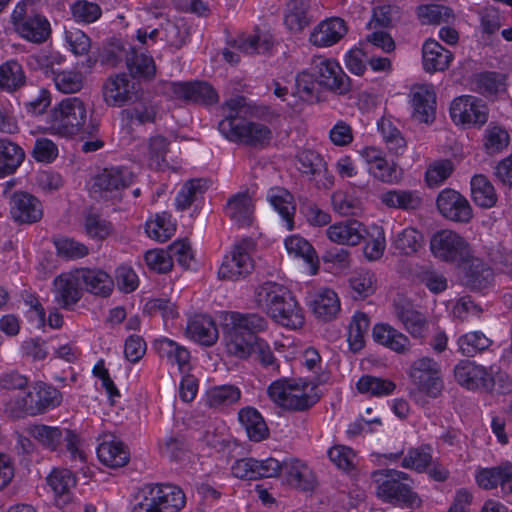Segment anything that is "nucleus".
I'll list each match as a JSON object with an SVG mask.
<instances>
[{"label":"nucleus","instance_id":"obj_10","mask_svg":"<svg viewBox=\"0 0 512 512\" xmlns=\"http://www.w3.org/2000/svg\"><path fill=\"white\" fill-rule=\"evenodd\" d=\"M11 20L15 31L25 40L42 44L51 36V25L41 14H28L25 2L18 3L12 12Z\"/></svg>","mask_w":512,"mask_h":512},{"label":"nucleus","instance_id":"obj_35","mask_svg":"<svg viewBox=\"0 0 512 512\" xmlns=\"http://www.w3.org/2000/svg\"><path fill=\"white\" fill-rule=\"evenodd\" d=\"M289 293L283 285L274 281H265L255 287L254 302L267 315Z\"/></svg>","mask_w":512,"mask_h":512},{"label":"nucleus","instance_id":"obj_14","mask_svg":"<svg viewBox=\"0 0 512 512\" xmlns=\"http://www.w3.org/2000/svg\"><path fill=\"white\" fill-rule=\"evenodd\" d=\"M132 171L123 166L105 168L97 174L93 182V191L107 200L119 199L121 191L133 182Z\"/></svg>","mask_w":512,"mask_h":512},{"label":"nucleus","instance_id":"obj_11","mask_svg":"<svg viewBox=\"0 0 512 512\" xmlns=\"http://www.w3.org/2000/svg\"><path fill=\"white\" fill-rule=\"evenodd\" d=\"M253 242L245 238L235 243L227 254L218 269V277L221 280L236 281L245 278L254 269V262L251 257Z\"/></svg>","mask_w":512,"mask_h":512},{"label":"nucleus","instance_id":"obj_22","mask_svg":"<svg viewBox=\"0 0 512 512\" xmlns=\"http://www.w3.org/2000/svg\"><path fill=\"white\" fill-rule=\"evenodd\" d=\"M413 118L421 123H431L436 114V95L431 84L414 85L411 88Z\"/></svg>","mask_w":512,"mask_h":512},{"label":"nucleus","instance_id":"obj_26","mask_svg":"<svg viewBox=\"0 0 512 512\" xmlns=\"http://www.w3.org/2000/svg\"><path fill=\"white\" fill-rule=\"evenodd\" d=\"M366 229L364 225L357 220H345L326 229V236L331 242L339 245L355 246L364 238Z\"/></svg>","mask_w":512,"mask_h":512},{"label":"nucleus","instance_id":"obj_20","mask_svg":"<svg viewBox=\"0 0 512 512\" xmlns=\"http://www.w3.org/2000/svg\"><path fill=\"white\" fill-rule=\"evenodd\" d=\"M170 90L174 97L201 105H213L219 97L216 90L205 81L173 82Z\"/></svg>","mask_w":512,"mask_h":512},{"label":"nucleus","instance_id":"obj_55","mask_svg":"<svg viewBox=\"0 0 512 512\" xmlns=\"http://www.w3.org/2000/svg\"><path fill=\"white\" fill-rule=\"evenodd\" d=\"M369 326L370 320L365 313H356L353 316L348 329V342L352 351L357 352L364 347Z\"/></svg>","mask_w":512,"mask_h":512},{"label":"nucleus","instance_id":"obj_41","mask_svg":"<svg viewBox=\"0 0 512 512\" xmlns=\"http://www.w3.org/2000/svg\"><path fill=\"white\" fill-rule=\"evenodd\" d=\"M97 456L104 465L111 468L125 466L130 458L127 447L116 439L101 442L97 448Z\"/></svg>","mask_w":512,"mask_h":512},{"label":"nucleus","instance_id":"obj_23","mask_svg":"<svg viewBox=\"0 0 512 512\" xmlns=\"http://www.w3.org/2000/svg\"><path fill=\"white\" fill-rule=\"evenodd\" d=\"M478 485L486 490L501 487L503 494L512 493V463L480 469L476 474Z\"/></svg>","mask_w":512,"mask_h":512},{"label":"nucleus","instance_id":"obj_12","mask_svg":"<svg viewBox=\"0 0 512 512\" xmlns=\"http://www.w3.org/2000/svg\"><path fill=\"white\" fill-rule=\"evenodd\" d=\"M453 372L456 382L467 390L487 392L495 384L493 367H486L475 361L460 360Z\"/></svg>","mask_w":512,"mask_h":512},{"label":"nucleus","instance_id":"obj_8","mask_svg":"<svg viewBox=\"0 0 512 512\" xmlns=\"http://www.w3.org/2000/svg\"><path fill=\"white\" fill-rule=\"evenodd\" d=\"M308 385L300 384L296 380L278 379L270 384L267 393L270 399L279 407L303 411L312 407L316 400L307 393Z\"/></svg>","mask_w":512,"mask_h":512},{"label":"nucleus","instance_id":"obj_3","mask_svg":"<svg viewBox=\"0 0 512 512\" xmlns=\"http://www.w3.org/2000/svg\"><path fill=\"white\" fill-rule=\"evenodd\" d=\"M87 121V108L78 97L60 101L47 114L46 129L55 135L72 137L84 130Z\"/></svg>","mask_w":512,"mask_h":512},{"label":"nucleus","instance_id":"obj_27","mask_svg":"<svg viewBox=\"0 0 512 512\" xmlns=\"http://www.w3.org/2000/svg\"><path fill=\"white\" fill-rule=\"evenodd\" d=\"M278 324L297 329L304 324V316L298 302L289 292L268 314Z\"/></svg>","mask_w":512,"mask_h":512},{"label":"nucleus","instance_id":"obj_64","mask_svg":"<svg viewBox=\"0 0 512 512\" xmlns=\"http://www.w3.org/2000/svg\"><path fill=\"white\" fill-rule=\"evenodd\" d=\"M34 390L38 399L40 414L59 406L62 402L61 392L53 386L38 382L34 385Z\"/></svg>","mask_w":512,"mask_h":512},{"label":"nucleus","instance_id":"obj_45","mask_svg":"<svg viewBox=\"0 0 512 512\" xmlns=\"http://www.w3.org/2000/svg\"><path fill=\"white\" fill-rule=\"evenodd\" d=\"M381 202L389 208L416 210L422 205V197L415 190H388L380 195Z\"/></svg>","mask_w":512,"mask_h":512},{"label":"nucleus","instance_id":"obj_54","mask_svg":"<svg viewBox=\"0 0 512 512\" xmlns=\"http://www.w3.org/2000/svg\"><path fill=\"white\" fill-rule=\"evenodd\" d=\"M432 462V448L428 445L411 447L402 458L403 468L423 472Z\"/></svg>","mask_w":512,"mask_h":512},{"label":"nucleus","instance_id":"obj_28","mask_svg":"<svg viewBox=\"0 0 512 512\" xmlns=\"http://www.w3.org/2000/svg\"><path fill=\"white\" fill-rule=\"evenodd\" d=\"M82 289L97 296L107 297L111 294L114 282L111 276L101 269H76Z\"/></svg>","mask_w":512,"mask_h":512},{"label":"nucleus","instance_id":"obj_6","mask_svg":"<svg viewBox=\"0 0 512 512\" xmlns=\"http://www.w3.org/2000/svg\"><path fill=\"white\" fill-rule=\"evenodd\" d=\"M220 133L228 140L254 148H265L272 140V131L265 124L228 115L218 124Z\"/></svg>","mask_w":512,"mask_h":512},{"label":"nucleus","instance_id":"obj_18","mask_svg":"<svg viewBox=\"0 0 512 512\" xmlns=\"http://www.w3.org/2000/svg\"><path fill=\"white\" fill-rule=\"evenodd\" d=\"M450 115L456 124L483 125L488 119V108L475 96H461L453 100Z\"/></svg>","mask_w":512,"mask_h":512},{"label":"nucleus","instance_id":"obj_53","mask_svg":"<svg viewBox=\"0 0 512 512\" xmlns=\"http://www.w3.org/2000/svg\"><path fill=\"white\" fill-rule=\"evenodd\" d=\"M356 386L360 393L378 397L390 395L396 389L393 381L371 375L362 376Z\"/></svg>","mask_w":512,"mask_h":512},{"label":"nucleus","instance_id":"obj_34","mask_svg":"<svg viewBox=\"0 0 512 512\" xmlns=\"http://www.w3.org/2000/svg\"><path fill=\"white\" fill-rule=\"evenodd\" d=\"M310 307L317 318L330 321L340 311V300L332 289L321 288L312 295Z\"/></svg>","mask_w":512,"mask_h":512},{"label":"nucleus","instance_id":"obj_24","mask_svg":"<svg viewBox=\"0 0 512 512\" xmlns=\"http://www.w3.org/2000/svg\"><path fill=\"white\" fill-rule=\"evenodd\" d=\"M82 290L76 270L61 274L54 280L55 299L65 309L81 299Z\"/></svg>","mask_w":512,"mask_h":512},{"label":"nucleus","instance_id":"obj_29","mask_svg":"<svg viewBox=\"0 0 512 512\" xmlns=\"http://www.w3.org/2000/svg\"><path fill=\"white\" fill-rule=\"evenodd\" d=\"M153 346L161 359H165L168 364L177 365L180 372L189 369L191 356L185 346L167 337L156 339Z\"/></svg>","mask_w":512,"mask_h":512},{"label":"nucleus","instance_id":"obj_16","mask_svg":"<svg viewBox=\"0 0 512 512\" xmlns=\"http://www.w3.org/2000/svg\"><path fill=\"white\" fill-rule=\"evenodd\" d=\"M436 205L439 213L453 222L468 223L473 217L469 201L454 189L442 190L437 196Z\"/></svg>","mask_w":512,"mask_h":512},{"label":"nucleus","instance_id":"obj_40","mask_svg":"<svg viewBox=\"0 0 512 512\" xmlns=\"http://www.w3.org/2000/svg\"><path fill=\"white\" fill-rule=\"evenodd\" d=\"M64 61L65 57L60 52L49 48L29 55L26 60L31 70L40 71L47 77H53Z\"/></svg>","mask_w":512,"mask_h":512},{"label":"nucleus","instance_id":"obj_59","mask_svg":"<svg viewBox=\"0 0 512 512\" xmlns=\"http://www.w3.org/2000/svg\"><path fill=\"white\" fill-rule=\"evenodd\" d=\"M84 229L89 237L97 240H104L113 232L111 222L92 210L85 214Z\"/></svg>","mask_w":512,"mask_h":512},{"label":"nucleus","instance_id":"obj_62","mask_svg":"<svg viewBox=\"0 0 512 512\" xmlns=\"http://www.w3.org/2000/svg\"><path fill=\"white\" fill-rule=\"evenodd\" d=\"M56 88L65 94H72L79 92L84 85L83 74L79 71L65 70L58 71L52 77Z\"/></svg>","mask_w":512,"mask_h":512},{"label":"nucleus","instance_id":"obj_60","mask_svg":"<svg viewBox=\"0 0 512 512\" xmlns=\"http://www.w3.org/2000/svg\"><path fill=\"white\" fill-rule=\"evenodd\" d=\"M206 188L205 182L202 179L187 181L175 198L177 210L184 211L188 209L192 203L205 192Z\"/></svg>","mask_w":512,"mask_h":512},{"label":"nucleus","instance_id":"obj_17","mask_svg":"<svg viewBox=\"0 0 512 512\" xmlns=\"http://www.w3.org/2000/svg\"><path fill=\"white\" fill-rule=\"evenodd\" d=\"M9 212L18 224H34L43 217L41 201L26 191H15L9 197Z\"/></svg>","mask_w":512,"mask_h":512},{"label":"nucleus","instance_id":"obj_7","mask_svg":"<svg viewBox=\"0 0 512 512\" xmlns=\"http://www.w3.org/2000/svg\"><path fill=\"white\" fill-rule=\"evenodd\" d=\"M430 250L435 258L446 263L461 264L471 257L469 243L451 229L436 231L430 239Z\"/></svg>","mask_w":512,"mask_h":512},{"label":"nucleus","instance_id":"obj_21","mask_svg":"<svg viewBox=\"0 0 512 512\" xmlns=\"http://www.w3.org/2000/svg\"><path fill=\"white\" fill-rule=\"evenodd\" d=\"M393 313L412 337L425 336L428 329L427 319L410 301L404 298L396 299L393 304Z\"/></svg>","mask_w":512,"mask_h":512},{"label":"nucleus","instance_id":"obj_57","mask_svg":"<svg viewBox=\"0 0 512 512\" xmlns=\"http://www.w3.org/2000/svg\"><path fill=\"white\" fill-rule=\"evenodd\" d=\"M6 411L13 417L20 418L24 415H39V404L37 397L35 398L33 392L29 391L24 396H18L10 399L5 403Z\"/></svg>","mask_w":512,"mask_h":512},{"label":"nucleus","instance_id":"obj_50","mask_svg":"<svg viewBox=\"0 0 512 512\" xmlns=\"http://www.w3.org/2000/svg\"><path fill=\"white\" fill-rule=\"evenodd\" d=\"M241 391L234 385H220L210 388L206 393V403L214 409H222L238 402Z\"/></svg>","mask_w":512,"mask_h":512},{"label":"nucleus","instance_id":"obj_5","mask_svg":"<svg viewBox=\"0 0 512 512\" xmlns=\"http://www.w3.org/2000/svg\"><path fill=\"white\" fill-rule=\"evenodd\" d=\"M131 512H178L185 505L183 491L171 484H147Z\"/></svg>","mask_w":512,"mask_h":512},{"label":"nucleus","instance_id":"obj_15","mask_svg":"<svg viewBox=\"0 0 512 512\" xmlns=\"http://www.w3.org/2000/svg\"><path fill=\"white\" fill-rule=\"evenodd\" d=\"M139 86L127 74L119 73L107 78L103 85V98L107 105L122 107L139 98Z\"/></svg>","mask_w":512,"mask_h":512},{"label":"nucleus","instance_id":"obj_36","mask_svg":"<svg viewBox=\"0 0 512 512\" xmlns=\"http://www.w3.org/2000/svg\"><path fill=\"white\" fill-rule=\"evenodd\" d=\"M123 119L131 125L155 123L159 115V106L152 100L140 99L131 102V106L121 111Z\"/></svg>","mask_w":512,"mask_h":512},{"label":"nucleus","instance_id":"obj_4","mask_svg":"<svg viewBox=\"0 0 512 512\" xmlns=\"http://www.w3.org/2000/svg\"><path fill=\"white\" fill-rule=\"evenodd\" d=\"M30 437L36 440L42 447L61 453L65 450L72 460L84 461L85 456L80 449V439L77 433L68 428L34 424L27 428Z\"/></svg>","mask_w":512,"mask_h":512},{"label":"nucleus","instance_id":"obj_39","mask_svg":"<svg viewBox=\"0 0 512 512\" xmlns=\"http://www.w3.org/2000/svg\"><path fill=\"white\" fill-rule=\"evenodd\" d=\"M267 200L281 216L285 227L292 230L296 210L293 195L284 188L274 187L268 191Z\"/></svg>","mask_w":512,"mask_h":512},{"label":"nucleus","instance_id":"obj_13","mask_svg":"<svg viewBox=\"0 0 512 512\" xmlns=\"http://www.w3.org/2000/svg\"><path fill=\"white\" fill-rule=\"evenodd\" d=\"M312 70L319 85L339 95L350 91V78L335 60L316 56L312 60Z\"/></svg>","mask_w":512,"mask_h":512},{"label":"nucleus","instance_id":"obj_58","mask_svg":"<svg viewBox=\"0 0 512 512\" xmlns=\"http://www.w3.org/2000/svg\"><path fill=\"white\" fill-rule=\"evenodd\" d=\"M147 161L151 168L161 169L166 162V154L169 150V141L162 135H155L147 142Z\"/></svg>","mask_w":512,"mask_h":512},{"label":"nucleus","instance_id":"obj_1","mask_svg":"<svg viewBox=\"0 0 512 512\" xmlns=\"http://www.w3.org/2000/svg\"><path fill=\"white\" fill-rule=\"evenodd\" d=\"M223 327V339L228 355L246 360L253 354L257 334L268 327L267 320L257 313L227 312Z\"/></svg>","mask_w":512,"mask_h":512},{"label":"nucleus","instance_id":"obj_19","mask_svg":"<svg viewBox=\"0 0 512 512\" xmlns=\"http://www.w3.org/2000/svg\"><path fill=\"white\" fill-rule=\"evenodd\" d=\"M298 170L308 176L318 189H329L334 184V177L328 171L324 158L313 150H303L297 155Z\"/></svg>","mask_w":512,"mask_h":512},{"label":"nucleus","instance_id":"obj_25","mask_svg":"<svg viewBox=\"0 0 512 512\" xmlns=\"http://www.w3.org/2000/svg\"><path fill=\"white\" fill-rule=\"evenodd\" d=\"M453 53L434 39H427L422 46V64L427 73L442 72L449 68Z\"/></svg>","mask_w":512,"mask_h":512},{"label":"nucleus","instance_id":"obj_32","mask_svg":"<svg viewBox=\"0 0 512 512\" xmlns=\"http://www.w3.org/2000/svg\"><path fill=\"white\" fill-rule=\"evenodd\" d=\"M347 32L344 20L330 18L317 25L310 35V42L318 47H329L337 43Z\"/></svg>","mask_w":512,"mask_h":512},{"label":"nucleus","instance_id":"obj_9","mask_svg":"<svg viewBox=\"0 0 512 512\" xmlns=\"http://www.w3.org/2000/svg\"><path fill=\"white\" fill-rule=\"evenodd\" d=\"M413 385L426 396L437 398L442 394L444 382L441 365L430 357H421L412 362L408 372Z\"/></svg>","mask_w":512,"mask_h":512},{"label":"nucleus","instance_id":"obj_49","mask_svg":"<svg viewBox=\"0 0 512 512\" xmlns=\"http://www.w3.org/2000/svg\"><path fill=\"white\" fill-rule=\"evenodd\" d=\"M493 340L482 331H471L457 340L458 351L466 357H474L490 348Z\"/></svg>","mask_w":512,"mask_h":512},{"label":"nucleus","instance_id":"obj_47","mask_svg":"<svg viewBox=\"0 0 512 512\" xmlns=\"http://www.w3.org/2000/svg\"><path fill=\"white\" fill-rule=\"evenodd\" d=\"M25 158L23 149L6 139L0 140V177L14 173Z\"/></svg>","mask_w":512,"mask_h":512},{"label":"nucleus","instance_id":"obj_33","mask_svg":"<svg viewBox=\"0 0 512 512\" xmlns=\"http://www.w3.org/2000/svg\"><path fill=\"white\" fill-rule=\"evenodd\" d=\"M374 340L398 354H407L411 350L409 338L389 324H377L373 327Z\"/></svg>","mask_w":512,"mask_h":512},{"label":"nucleus","instance_id":"obj_37","mask_svg":"<svg viewBox=\"0 0 512 512\" xmlns=\"http://www.w3.org/2000/svg\"><path fill=\"white\" fill-rule=\"evenodd\" d=\"M274 45L273 36L268 31L256 30L252 34H242L233 43V48L245 54H265Z\"/></svg>","mask_w":512,"mask_h":512},{"label":"nucleus","instance_id":"obj_61","mask_svg":"<svg viewBox=\"0 0 512 512\" xmlns=\"http://www.w3.org/2000/svg\"><path fill=\"white\" fill-rule=\"evenodd\" d=\"M175 232V225L171 221V215L162 213L156 215L154 220L146 223V233L156 241L165 242L172 237Z\"/></svg>","mask_w":512,"mask_h":512},{"label":"nucleus","instance_id":"obj_52","mask_svg":"<svg viewBox=\"0 0 512 512\" xmlns=\"http://www.w3.org/2000/svg\"><path fill=\"white\" fill-rule=\"evenodd\" d=\"M377 127L387 148L395 154L403 153L406 141L395 124L390 119L383 117L378 121Z\"/></svg>","mask_w":512,"mask_h":512},{"label":"nucleus","instance_id":"obj_56","mask_svg":"<svg viewBox=\"0 0 512 512\" xmlns=\"http://www.w3.org/2000/svg\"><path fill=\"white\" fill-rule=\"evenodd\" d=\"M24 83V71L17 61H8L0 66V89L14 91Z\"/></svg>","mask_w":512,"mask_h":512},{"label":"nucleus","instance_id":"obj_46","mask_svg":"<svg viewBox=\"0 0 512 512\" xmlns=\"http://www.w3.org/2000/svg\"><path fill=\"white\" fill-rule=\"evenodd\" d=\"M309 8L307 0H290L287 3L284 22L290 31L301 32L311 23Z\"/></svg>","mask_w":512,"mask_h":512},{"label":"nucleus","instance_id":"obj_43","mask_svg":"<svg viewBox=\"0 0 512 512\" xmlns=\"http://www.w3.org/2000/svg\"><path fill=\"white\" fill-rule=\"evenodd\" d=\"M238 417L251 441L260 442L269 436L268 426L262 415L255 408H242L238 413Z\"/></svg>","mask_w":512,"mask_h":512},{"label":"nucleus","instance_id":"obj_44","mask_svg":"<svg viewBox=\"0 0 512 512\" xmlns=\"http://www.w3.org/2000/svg\"><path fill=\"white\" fill-rule=\"evenodd\" d=\"M127 69L131 77L151 80L156 73V65L152 56L141 51V48L130 47V57L127 58Z\"/></svg>","mask_w":512,"mask_h":512},{"label":"nucleus","instance_id":"obj_38","mask_svg":"<svg viewBox=\"0 0 512 512\" xmlns=\"http://www.w3.org/2000/svg\"><path fill=\"white\" fill-rule=\"evenodd\" d=\"M254 205L247 192H239L229 198L226 215L238 226H249L252 223Z\"/></svg>","mask_w":512,"mask_h":512},{"label":"nucleus","instance_id":"obj_2","mask_svg":"<svg viewBox=\"0 0 512 512\" xmlns=\"http://www.w3.org/2000/svg\"><path fill=\"white\" fill-rule=\"evenodd\" d=\"M377 484V496L383 502L400 508L415 509L421 505V499L410 485L405 483L409 475L395 469H382L373 473Z\"/></svg>","mask_w":512,"mask_h":512},{"label":"nucleus","instance_id":"obj_30","mask_svg":"<svg viewBox=\"0 0 512 512\" xmlns=\"http://www.w3.org/2000/svg\"><path fill=\"white\" fill-rule=\"evenodd\" d=\"M186 334L190 339L204 346L214 345L219 338V332L213 319L202 314L189 319Z\"/></svg>","mask_w":512,"mask_h":512},{"label":"nucleus","instance_id":"obj_42","mask_svg":"<svg viewBox=\"0 0 512 512\" xmlns=\"http://www.w3.org/2000/svg\"><path fill=\"white\" fill-rule=\"evenodd\" d=\"M47 484L55 493L58 504H67L71 500V490L76 486V477L68 469H53Z\"/></svg>","mask_w":512,"mask_h":512},{"label":"nucleus","instance_id":"obj_51","mask_svg":"<svg viewBox=\"0 0 512 512\" xmlns=\"http://www.w3.org/2000/svg\"><path fill=\"white\" fill-rule=\"evenodd\" d=\"M349 286L352 289L353 298H366L375 292V275L369 270L359 269L355 271L349 278Z\"/></svg>","mask_w":512,"mask_h":512},{"label":"nucleus","instance_id":"obj_63","mask_svg":"<svg viewBox=\"0 0 512 512\" xmlns=\"http://www.w3.org/2000/svg\"><path fill=\"white\" fill-rule=\"evenodd\" d=\"M366 233L368 241L364 246V255L369 260H378L382 257L386 247L384 229L381 226L373 225Z\"/></svg>","mask_w":512,"mask_h":512},{"label":"nucleus","instance_id":"obj_48","mask_svg":"<svg viewBox=\"0 0 512 512\" xmlns=\"http://www.w3.org/2000/svg\"><path fill=\"white\" fill-rule=\"evenodd\" d=\"M474 203L482 208H491L497 202V194L490 180L482 174L474 175L470 181Z\"/></svg>","mask_w":512,"mask_h":512},{"label":"nucleus","instance_id":"obj_31","mask_svg":"<svg viewBox=\"0 0 512 512\" xmlns=\"http://www.w3.org/2000/svg\"><path fill=\"white\" fill-rule=\"evenodd\" d=\"M282 472L287 483L295 488L309 491L315 486V477L311 469L298 458L283 460Z\"/></svg>","mask_w":512,"mask_h":512}]
</instances>
